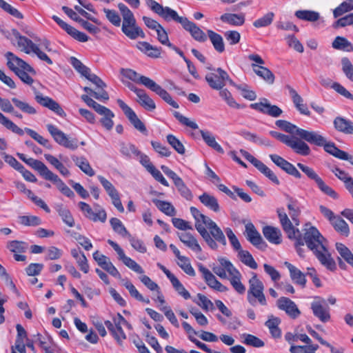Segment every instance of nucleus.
Here are the masks:
<instances>
[{
    "label": "nucleus",
    "instance_id": "dca6fc26",
    "mask_svg": "<svg viewBox=\"0 0 353 353\" xmlns=\"http://www.w3.org/2000/svg\"><path fill=\"white\" fill-rule=\"evenodd\" d=\"M108 243L112 247L119 256V259L128 268L138 274L144 272L143 268L133 259L127 256L123 250L114 241L108 239Z\"/></svg>",
    "mask_w": 353,
    "mask_h": 353
},
{
    "label": "nucleus",
    "instance_id": "58836bf2",
    "mask_svg": "<svg viewBox=\"0 0 353 353\" xmlns=\"http://www.w3.org/2000/svg\"><path fill=\"white\" fill-rule=\"evenodd\" d=\"M33 169L39 172L41 176L46 179L48 176L52 172L48 167L41 161L34 159L32 158H28L26 163Z\"/></svg>",
    "mask_w": 353,
    "mask_h": 353
},
{
    "label": "nucleus",
    "instance_id": "bf43d9fd",
    "mask_svg": "<svg viewBox=\"0 0 353 353\" xmlns=\"http://www.w3.org/2000/svg\"><path fill=\"white\" fill-rule=\"evenodd\" d=\"M120 72L122 75L129 79L130 80L134 81L137 83H140L144 85L143 79L148 78L145 76L140 75L136 71L132 69H124L121 68Z\"/></svg>",
    "mask_w": 353,
    "mask_h": 353
},
{
    "label": "nucleus",
    "instance_id": "2eb2a0df",
    "mask_svg": "<svg viewBox=\"0 0 353 353\" xmlns=\"http://www.w3.org/2000/svg\"><path fill=\"white\" fill-rule=\"evenodd\" d=\"M5 57H6L8 61V67L10 70L13 71L14 73L23 69V70H27L31 74H36L35 70L32 66H30L23 59L14 55L12 52H8L5 54Z\"/></svg>",
    "mask_w": 353,
    "mask_h": 353
},
{
    "label": "nucleus",
    "instance_id": "864d4df0",
    "mask_svg": "<svg viewBox=\"0 0 353 353\" xmlns=\"http://www.w3.org/2000/svg\"><path fill=\"white\" fill-rule=\"evenodd\" d=\"M174 183L176 187L181 196L185 198L188 201H191L193 198V195L190 190L186 186L183 181L181 177H178L174 180Z\"/></svg>",
    "mask_w": 353,
    "mask_h": 353
},
{
    "label": "nucleus",
    "instance_id": "ddd939ff",
    "mask_svg": "<svg viewBox=\"0 0 353 353\" xmlns=\"http://www.w3.org/2000/svg\"><path fill=\"white\" fill-rule=\"evenodd\" d=\"M144 86L150 90L154 92L157 94H158L163 100H164L167 103L170 105L172 107L174 108H179L178 103L174 101L170 94L161 86L157 84L155 81L150 78L143 79Z\"/></svg>",
    "mask_w": 353,
    "mask_h": 353
},
{
    "label": "nucleus",
    "instance_id": "7ed1b4c3",
    "mask_svg": "<svg viewBox=\"0 0 353 353\" xmlns=\"http://www.w3.org/2000/svg\"><path fill=\"white\" fill-rule=\"evenodd\" d=\"M270 134L287 145L298 154L307 156L310 154L311 150L309 145L297 137H290L276 131H270Z\"/></svg>",
    "mask_w": 353,
    "mask_h": 353
},
{
    "label": "nucleus",
    "instance_id": "72a5a7b5",
    "mask_svg": "<svg viewBox=\"0 0 353 353\" xmlns=\"http://www.w3.org/2000/svg\"><path fill=\"white\" fill-rule=\"evenodd\" d=\"M53 182L61 192L69 198L74 197L73 191L54 173L52 172L46 179Z\"/></svg>",
    "mask_w": 353,
    "mask_h": 353
},
{
    "label": "nucleus",
    "instance_id": "f704fd0d",
    "mask_svg": "<svg viewBox=\"0 0 353 353\" xmlns=\"http://www.w3.org/2000/svg\"><path fill=\"white\" fill-rule=\"evenodd\" d=\"M254 73L263 79L269 84H273L274 82V74L268 68L262 65H257L255 63L251 65Z\"/></svg>",
    "mask_w": 353,
    "mask_h": 353
},
{
    "label": "nucleus",
    "instance_id": "37998d69",
    "mask_svg": "<svg viewBox=\"0 0 353 353\" xmlns=\"http://www.w3.org/2000/svg\"><path fill=\"white\" fill-rule=\"evenodd\" d=\"M207 33L215 50L219 53L223 52L225 50V45L221 35L211 30H208Z\"/></svg>",
    "mask_w": 353,
    "mask_h": 353
},
{
    "label": "nucleus",
    "instance_id": "338daca9",
    "mask_svg": "<svg viewBox=\"0 0 353 353\" xmlns=\"http://www.w3.org/2000/svg\"><path fill=\"white\" fill-rule=\"evenodd\" d=\"M274 17V12H269L262 17L254 21L253 26L257 28L268 26L272 23Z\"/></svg>",
    "mask_w": 353,
    "mask_h": 353
},
{
    "label": "nucleus",
    "instance_id": "a18cd8bd",
    "mask_svg": "<svg viewBox=\"0 0 353 353\" xmlns=\"http://www.w3.org/2000/svg\"><path fill=\"white\" fill-rule=\"evenodd\" d=\"M223 22L228 23L232 26H242L245 22L243 14L225 13L221 16Z\"/></svg>",
    "mask_w": 353,
    "mask_h": 353
},
{
    "label": "nucleus",
    "instance_id": "20e7f679",
    "mask_svg": "<svg viewBox=\"0 0 353 353\" xmlns=\"http://www.w3.org/2000/svg\"><path fill=\"white\" fill-rule=\"evenodd\" d=\"M146 4L152 11L167 22L174 21L183 26L187 19L185 17L179 16L174 10L168 6L163 7L154 0H147Z\"/></svg>",
    "mask_w": 353,
    "mask_h": 353
},
{
    "label": "nucleus",
    "instance_id": "e433bc0d",
    "mask_svg": "<svg viewBox=\"0 0 353 353\" xmlns=\"http://www.w3.org/2000/svg\"><path fill=\"white\" fill-rule=\"evenodd\" d=\"M137 47L150 57L158 58L161 56V48L153 46L146 41L138 42Z\"/></svg>",
    "mask_w": 353,
    "mask_h": 353
},
{
    "label": "nucleus",
    "instance_id": "9d476101",
    "mask_svg": "<svg viewBox=\"0 0 353 353\" xmlns=\"http://www.w3.org/2000/svg\"><path fill=\"white\" fill-rule=\"evenodd\" d=\"M208 69L212 72L207 74L205 79L209 86L214 90H221L226 81L230 83V80H232L227 72L221 68L214 69L209 66Z\"/></svg>",
    "mask_w": 353,
    "mask_h": 353
},
{
    "label": "nucleus",
    "instance_id": "cd10ccee",
    "mask_svg": "<svg viewBox=\"0 0 353 353\" xmlns=\"http://www.w3.org/2000/svg\"><path fill=\"white\" fill-rule=\"evenodd\" d=\"M284 265L289 270L292 281L301 288H305L307 282L305 274L289 262L285 261Z\"/></svg>",
    "mask_w": 353,
    "mask_h": 353
},
{
    "label": "nucleus",
    "instance_id": "bb28decb",
    "mask_svg": "<svg viewBox=\"0 0 353 353\" xmlns=\"http://www.w3.org/2000/svg\"><path fill=\"white\" fill-rule=\"evenodd\" d=\"M325 302L324 299H321L318 301H314L311 304V309L314 315L322 322H327L330 319L329 307L327 306L324 307L323 305Z\"/></svg>",
    "mask_w": 353,
    "mask_h": 353
},
{
    "label": "nucleus",
    "instance_id": "9b49d317",
    "mask_svg": "<svg viewBox=\"0 0 353 353\" xmlns=\"http://www.w3.org/2000/svg\"><path fill=\"white\" fill-rule=\"evenodd\" d=\"M46 128L54 141L59 145L72 150L77 149L78 141L77 139H70L63 132L52 124H47Z\"/></svg>",
    "mask_w": 353,
    "mask_h": 353
},
{
    "label": "nucleus",
    "instance_id": "09e8293b",
    "mask_svg": "<svg viewBox=\"0 0 353 353\" xmlns=\"http://www.w3.org/2000/svg\"><path fill=\"white\" fill-rule=\"evenodd\" d=\"M12 102L15 105L17 108L21 110L22 112L28 114H37L36 109L27 103L25 101L20 100L18 98L14 97L12 99Z\"/></svg>",
    "mask_w": 353,
    "mask_h": 353
},
{
    "label": "nucleus",
    "instance_id": "6ab92c4d",
    "mask_svg": "<svg viewBox=\"0 0 353 353\" xmlns=\"http://www.w3.org/2000/svg\"><path fill=\"white\" fill-rule=\"evenodd\" d=\"M276 125L280 129L292 134H296L299 137L300 139L307 141L311 131L299 128L296 125L287 121L285 120H277L275 122Z\"/></svg>",
    "mask_w": 353,
    "mask_h": 353
},
{
    "label": "nucleus",
    "instance_id": "4468645a",
    "mask_svg": "<svg viewBox=\"0 0 353 353\" xmlns=\"http://www.w3.org/2000/svg\"><path fill=\"white\" fill-rule=\"evenodd\" d=\"M117 102L134 128L139 132L146 134L147 130L144 123L139 119L134 110L120 99H118Z\"/></svg>",
    "mask_w": 353,
    "mask_h": 353
},
{
    "label": "nucleus",
    "instance_id": "aec40b11",
    "mask_svg": "<svg viewBox=\"0 0 353 353\" xmlns=\"http://www.w3.org/2000/svg\"><path fill=\"white\" fill-rule=\"evenodd\" d=\"M276 306L292 319L297 318L301 312L295 303L289 298L282 296L276 301Z\"/></svg>",
    "mask_w": 353,
    "mask_h": 353
},
{
    "label": "nucleus",
    "instance_id": "393cba45",
    "mask_svg": "<svg viewBox=\"0 0 353 353\" xmlns=\"http://www.w3.org/2000/svg\"><path fill=\"white\" fill-rule=\"evenodd\" d=\"M182 27L185 30L188 32L196 41L205 42L207 40V36L205 32L196 23L188 20V18Z\"/></svg>",
    "mask_w": 353,
    "mask_h": 353
},
{
    "label": "nucleus",
    "instance_id": "4be33fe9",
    "mask_svg": "<svg viewBox=\"0 0 353 353\" xmlns=\"http://www.w3.org/2000/svg\"><path fill=\"white\" fill-rule=\"evenodd\" d=\"M245 232L247 239L253 245L261 250H265L267 248L266 243L252 223H250L245 225Z\"/></svg>",
    "mask_w": 353,
    "mask_h": 353
},
{
    "label": "nucleus",
    "instance_id": "412c9836",
    "mask_svg": "<svg viewBox=\"0 0 353 353\" xmlns=\"http://www.w3.org/2000/svg\"><path fill=\"white\" fill-rule=\"evenodd\" d=\"M270 158L278 167L281 168L288 174L293 176L296 179L301 178V174L299 172L296 167L291 163L284 159L283 157L277 154H270Z\"/></svg>",
    "mask_w": 353,
    "mask_h": 353
},
{
    "label": "nucleus",
    "instance_id": "c756f323",
    "mask_svg": "<svg viewBox=\"0 0 353 353\" xmlns=\"http://www.w3.org/2000/svg\"><path fill=\"white\" fill-rule=\"evenodd\" d=\"M54 209L62 221L70 228L75 225L74 219L70 210L63 203H57L54 205Z\"/></svg>",
    "mask_w": 353,
    "mask_h": 353
},
{
    "label": "nucleus",
    "instance_id": "13d9d810",
    "mask_svg": "<svg viewBox=\"0 0 353 353\" xmlns=\"http://www.w3.org/2000/svg\"><path fill=\"white\" fill-rule=\"evenodd\" d=\"M219 90L220 97L227 103V104L230 107L235 109H241L245 107V105H242L238 103L233 98L230 92H229V90H228L227 89L222 88L221 90Z\"/></svg>",
    "mask_w": 353,
    "mask_h": 353
},
{
    "label": "nucleus",
    "instance_id": "473e14b6",
    "mask_svg": "<svg viewBox=\"0 0 353 353\" xmlns=\"http://www.w3.org/2000/svg\"><path fill=\"white\" fill-rule=\"evenodd\" d=\"M265 238L271 243L279 245L281 243V230L275 227L267 225L263 228Z\"/></svg>",
    "mask_w": 353,
    "mask_h": 353
},
{
    "label": "nucleus",
    "instance_id": "39448f33",
    "mask_svg": "<svg viewBox=\"0 0 353 353\" xmlns=\"http://www.w3.org/2000/svg\"><path fill=\"white\" fill-rule=\"evenodd\" d=\"M264 285L260 281L256 273L252 274V276L249 280V289L248 291V301L255 305L256 300L261 305H266L267 301L263 293Z\"/></svg>",
    "mask_w": 353,
    "mask_h": 353
},
{
    "label": "nucleus",
    "instance_id": "de8ad7c7",
    "mask_svg": "<svg viewBox=\"0 0 353 353\" xmlns=\"http://www.w3.org/2000/svg\"><path fill=\"white\" fill-rule=\"evenodd\" d=\"M152 202L159 210L166 215L173 216L176 214V210L170 202L161 201L157 199H153Z\"/></svg>",
    "mask_w": 353,
    "mask_h": 353
},
{
    "label": "nucleus",
    "instance_id": "49530a36",
    "mask_svg": "<svg viewBox=\"0 0 353 353\" xmlns=\"http://www.w3.org/2000/svg\"><path fill=\"white\" fill-rule=\"evenodd\" d=\"M230 85L239 90L243 98L250 101H254L256 99V94L254 91L250 90V86L247 84L243 83L239 85L235 83L232 80H230Z\"/></svg>",
    "mask_w": 353,
    "mask_h": 353
},
{
    "label": "nucleus",
    "instance_id": "1a4fd4ad",
    "mask_svg": "<svg viewBox=\"0 0 353 353\" xmlns=\"http://www.w3.org/2000/svg\"><path fill=\"white\" fill-rule=\"evenodd\" d=\"M307 139V142L314 144L317 146H323L324 150L327 153L339 159H342L345 151L339 149L334 143L327 142V140L325 137L316 133V132L311 131L309 137Z\"/></svg>",
    "mask_w": 353,
    "mask_h": 353
},
{
    "label": "nucleus",
    "instance_id": "c03bdc74",
    "mask_svg": "<svg viewBox=\"0 0 353 353\" xmlns=\"http://www.w3.org/2000/svg\"><path fill=\"white\" fill-rule=\"evenodd\" d=\"M334 230L341 235L347 236L350 234L348 224L341 216H336L330 222Z\"/></svg>",
    "mask_w": 353,
    "mask_h": 353
},
{
    "label": "nucleus",
    "instance_id": "c9c22d12",
    "mask_svg": "<svg viewBox=\"0 0 353 353\" xmlns=\"http://www.w3.org/2000/svg\"><path fill=\"white\" fill-rule=\"evenodd\" d=\"M199 199L203 205L213 212H218L220 211L218 200L213 195L204 192L199 196Z\"/></svg>",
    "mask_w": 353,
    "mask_h": 353
},
{
    "label": "nucleus",
    "instance_id": "5701e85b",
    "mask_svg": "<svg viewBox=\"0 0 353 353\" xmlns=\"http://www.w3.org/2000/svg\"><path fill=\"white\" fill-rule=\"evenodd\" d=\"M36 101L43 107L48 108L50 110L54 112L57 114L63 117L65 113L60 106V105L54 99L49 97H45L42 94L38 92L35 95Z\"/></svg>",
    "mask_w": 353,
    "mask_h": 353
},
{
    "label": "nucleus",
    "instance_id": "a878e982",
    "mask_svg": "<svg viewBox=\"0 0 353 353\" xmlns=\"http://www.w3.org/2000/svg\"><path fill=\"white\" fill-rule=\"evenodd\" d=\"M205 225L208 228L210 231L208 233L216 245L218 242L224 246L226 245L227 241L225 235L221 229L214 221L210 219V220L208 221V223H206Z\"/></svg>",
    "mask_w": 353,
    "mask_h": 353
},
{
    "label": "nucleus",
    "instance_id": "c85d7f7f",
    "mask_svg": "<svg viewBox=\"0 0 353 353\" xmlns=\"http://www.w3.org/2000/svg\"><path fill=\"white\" fill-rule=\"evenodd\" d=\"M12 34L17 40V46L21 48V50L26 54H30L33 52L37 44L34 43L30 39L21 35L19 32L15 29L12 30Z\"/></svg>",
    "mask_w": 353,
    "mask_h": 353
},
{
    "label": "nucleus",
    "instance_id": "5fc2aeb1",
    "mask_svg": "<svg viewBox=\"0 0 353 353\" xmlns=\"http://www.w3.org/2000/svg\"><path fill=\"white\" fill-rule=\"evenodd\" d=\"M295 16L301 20L314 22L319 19V12L312 10H297L295 12Z\"/></svg>",
    "mask_w": 353,
    "mask_h": 353
},
{
    "label": "nucleus",
    "instance_id": "69168bd1",
    "mask_svg": "<svg viewBox=\"0 0 353 353\" xmlns=\"http://www.w3.org/2000/svg\"><path fill=\"white\" fill-rule=\"evenodd\" d=\"M168 143L180 154H184L185 148L183 144L175 136L168 134L166 137Z\"/></svg>",
    "mask_w": 353,
    "mask_h": 353
},
{
    "label": "nucleus",
    "instance_id": "4c0bfd02",
    "mask_svg": "<svg viewBox=\"0 0 353 353\" xmlns=\"http://www.w3.org/2000/svg\"><path fill=\"white\" fill-rule=\"evenodd\" d=\"M180 241L183 243L187 247L190 248L194 252H201V248L197 242V240L188 232L179 234Z\"/></svg>",
    "mask_w": 353,
    "mask_h": 353
},
{
    "label": "nucleus",
    "instance_id": "f257e3e1",
    "mask_svg": "<svg viewBox=\"0 0 353 353\" xmlns=\"http://www.w3.org/2000/svg\"><path fill=\"white\" fill-rule=\"evenodd\" d=\"M304 235L303 239L307 247L313 252L314 254L328 270L333 271L336 269V263L331 257L325 243L326 239L321 235L318 229L307 223L303 229Z\"/></svg>",
    "mask_w": 353,
    "mask_h": 353
},
{
    "label": "nucleus",
    "instance_id": "3c124183",
    "mask_svg": "<svg viewBox=\"0 0 353 353\" xmlns=\"http://www.w3.org/2000/svg\"><path fill=\"white\" fill-rule=\"evenodd\" d=\"M137 97L139 98L137 101L145 110L152 111L156 108L154 101L146 94L145 90H143L141 93L137 95Z\"/></svg>",
    "mask_w": 353,
    "mask_h": 353
},
{
    "label": "nucleus",
    "instance_id": "e2e57ef3",
    "mask_svg": "<svg viewBox=\"0 0 353 353\" xmlns=\"http://www.w3.org/2000/svg\"><path fill=\"white\" fill-rule=\"evenodd\" d=\"M292 345L290 351L291 353H315L319 348L318 345Z\"/></svg>",
    "mask_w": 353,
    "mask_h": 353
},
{
    "label": "nucleus",
    "instance_id": "0eeeda50",
    "mask_svg": "<svg viewBox=\"0 0 353 353\" xmlns=\"http://www.w3.org/2000/svg\"><path fill=\"white\" fill-rule=\"evenodd\" d=\"M81 98L89 107L92 108L99 114L103 116L100 120L101 125L106 130H110L114 125L112 118L114 117V114L110 109L99 104L86 94H83Z\"/></svg>",
    "mask_w": 353,
    "mask_h": 353
},
{
    "label": "nucleus",
    "instance_id": "f03ea898",
    "mask_svg": "<svg viewBox=\"0 0 353 353\" xmlns=\"http://www.w3.org/2000/svg\"><path fill=\"white\" fill-rule=\"evenodd\" d=\"M118 8L123 17L122 32L131 39H136L139 37L144 38L145 33L137 26L132 12L122 3L118 4Z\"/></svg>",
    "mask_w": 353,
    "mask_h": 353
},
{
    "label": "nucleus",
    "instance_id": "6e6d98bb",
    "mask_svg": "<svg viewBox=\"0 0 353 353\" xmlns=\"http://www.w3.org/2000/svg\"><path fill=\"white\" fill-rule=\"evenodd\" d=\"M238 256L241 261L252 269L256 270L258 267L252 254L247 250H240Z\"/></svg>",
    "mask_w": 353,
    "mask_h": 353
},
{
    "label": "nucleus",
    "instance_id": "2f4dec72",
    "mask_svg": "<svg viewBox=\"0 0 353 353\" xmlns=\"http://www.w3.org/2000/svg\"><path fill=\"white\" fill-rule=\"evenodd\" d=\"M287 88L289 90L290 95L296 109L300 112L301 114L310 116V112L308 110L306 104L303 103V98L290 85H287Z\"/></svg>",
    "mask_w": 353,
    "mask_h": 353
},
{
    "label": "nucleus",
    "instance_id": "a19ab883",
    "mask_svg": "<svg viewBox=\"0 0 353 353\" xmlns=\"http://www.w3.org/2000/svg\"><path fill=\"white\" fill-rule=\"evenodd\" d=\"M281 323V319L278 317H275L273 315L268 316V320L265 322V325L270 330L271 335L274 338H280L281 336V331L279 327V325Z\"/></svg>",
    "mask_w": 353,
    "mask_h": 353
},
{
    "label": "nucleus",
    "instance_id": "6e6552de",
    "mask_svg": "<svg viewBox=\"0 0 353 353\" xmlns=\"http://www.w3.org/2000/svg\"><path fill=\"white\" fill-rule=\"evenodd\" d=\"M297 166L310 179L316 183L317 187L323 193L334 199H338V194L327 185L312 168L301 163H298Z\"/></svg>",
    "mask_w": 353,
    "mask_h": 353
},
{
    "label": "nucleus",
    "instance_id": "774afa93",
    "mask_svg": "<svg viewBox=\"0 0 353 353\" xmlns=\"http://www.w3.org/2000/svg\"><path fill=\"white\" fill-rule=\"evenodd\" d=\"M103 12L105 14L106 19L114 26L119 27L121 25V17L118 12L114 10L108 8H103Z\"/></svg>",
    "mask_w": 353,
    "mask_h": 353
},
{
    "label": "nucleus",
    "instance_id": "a211bd4d",
    "mask_svg": "<svg viewBox=\"0 0 353 353\" xmlns=\"http://www.w3.org/2000/svg\"><path fill=\"white\" fill-rule=\"evenodd\" d=\"M250 108L272 117H278L283 113L279 107L272 105L267 99H263V101L259 103H252Z\"/></svg>",
    "mask_w": 353,
    "mask_h": 353
},
{
    "label": "nucleus",
    "instance_id": "f3484780",
    "mask_svg": "<svg viewBox=\"0 0 353 353\" xmlns=\"http://www.w3.org/2000/svg\"><path fill=\"white\" fill-rule=\"evenodd\" d=\"M198 268L199 270L202 273L203 278L205 280L206 284L210 288L221 292L228 290V288L223 285L221 282H219L215 276L203 264L199 263L198 265Z\"/></svg>",
    "mask_w": 353,
    "mask_h": 353
},
{
    "label": "nucleus",
    "instance_id": "7c9ffc66",
    "mask_svg": "<svg viewBox=\"0 0 353 353\" xmlns=\"http://www.w3.org/2000/svg\"><path fill=\"white\" fill-rule=\"evenodd\" d=\"M334 127L338 132L345 134H353V122L343 117H336L333 121Z\"/></svg>",
    "mask_w": 353,
    "mask_h": 353
},
{
    "label": "nucleus",
    "instance_id": "b1692460",
    "mask_svg": "<svg viewBox=\"0 0 353 353\" xmlns=\"http://www.w3.org/2000/svg\"><path fill=\"white\" fill-rule=\"evenodd\" d=\"M277 213L283 230L288 234V237L289 239L295 237L296 234L301 232L299 229L295 228L293 226L291 221L289 219L283 209H278Z\"/></svg>",
    "mask_w": 353,
    "mask_h": 353
},
{
    "label": "nucleus",
    "instance_id": "603ef678",
    "mask_svg": "<svg viewBox=\"0 0 353 353\" xmlns=\"http://www.w3.org/2000/svg\"><path fill=\"white\" fill-rule=\"evenodd\" d=\"M332 47L336 50H345L347 52L353 51L352 44L345 37H336L332 42Z\"/></svg>",
    "mask_w": 353,
    "mask_h": 353
},
{
    "label": "nucleus",
    "instance_id": "0e129e2a",
    "mask_svg": "<svg viewBox=\"0 0 353 353\" xmlns=\"http://www.w3.org/2000/svg\"><path fill=\"white\" fill-rule=\"evenodd\" d=\"M170 282L176 292L184 299L187 300L191 297L190 292L185 288L183 285L176 276L172 279Z\"/></svg>",
    "mask_w": 353,
    "mask_h": 353
},
{
    "label": "nucleus",
    "instance_id": "ea45409f",
    "mask_svg": "<svg viewBox=\"0 0 353 353\" xmlns=\"http://www.w3.org/2000/svg\"><path fill=\"white\" fill-rule=\"evenodd\" d=\"M72 159L74 162L75 165L78 166L85 174L89 176H92L95 174L94 170L92 168L85 157L73 155L72 156Z\"/></svg>",
    "mask_w": 353,
    "mask_h": 353
},
{
    "label": "nucleus",
    "instance_id": "79ce46f5",
    "mask_svg": "<svg viewBox=\"0 0 353 353\" xmlns=\"http://www.w3.org/2000/svg\"><path fill=\"white\" fill-rule=\"evenodd\" d=\"M201 135L205 141V143L210 148H213L217 152L223 154L224 150L222 147L216 141L214 136L212 134L211 132L208 131H204L201 130L200 131Z\"/></svg>",
    "mask_w": 353,
    "mask_h": 353
},
{
    "label": "nucleus",
    "instance_id": "680f3d73",
    "mask_svg": "<svg viewBox=\"0 0 353 353\" xmlns=\"http://www.w3.org/2000/svg\"><path fill=\"white\" fill-rule=\"evenodd\" d=\"M113 230L122 236H128L130 234L128 232L122 222L117 218H112L110 220Z\"/></svg>",
    "mask_w": 353,
    "mask_h": 353
},
{
    "label": "nucleus",
    "instance_id": "f8f14e48",
    "mask_svg": "<svg viewBox=\"0 0 353 353\" xmlns=\"http://www.w3.org/2000/svg\"><path fill=\"white\" fill-rule=\"evenodd\" d=\"M221 265L226 268V270L229 275L231 276L230 281L234 289L239 294H244L245 292V285L241 282V274L239 271L234 268L232 263L225 258H221L219 259Z\"/></svg>",
    "mask_w": 353,
    "mask_h": 353
},
{
    "label": "nucleus",
    "instance_id": "423d86ee",
    "mask_svg": "<svg viewBox=\"0 0 353 353\" xmlns=\"http://www.w3.org/2000/svg\"><path fill=\"white\" fill-rule=\"evenodd\" d=\"M190 210L192 215L196 221L195 228L198 232L201 234L202 238L210 248L212 250H216L218 248V245H216L214 241L212 240L210 234L204 226L206 223H208V221L210 220V218L201 213V212L195 207H191Z\"/></svg>",
    "mask_w": 353,
    "mask_h": 353
},
{
    "label": "nucleus",
    "instance_id": "8fccbe9b",
    "mask_svg": "<svg viewBox=\"0 0 353 353\" xmlns=\"http://www.w3.org/2000/svg\"><path fill=\"white\" fill-rule=\"evenodd\" d=\"M120 152L128 159L132 158V156L138 157L140 154V150L134 144L130 143H121Z\"/></svg>",
    "mask_w": 353,
    "mask_h": 353
},
{
    "label": "nucleus",
    "instance_id": "4d7b16f0",
    "mask_svg": "<svg viewBox=\"0 0 353 353\" xmlns=\"http://www.w3.org/2000/svg\"><path fill=\"white\" fill-rule=\"evenodd\" d=\"M335 245L336 249L341 256L343 258L347 263L353 267V254L350 249L341 243H336Z\"/></svg>",
    "mask_w": 353,
    "mask_h": 353
},
{
    "label": "nucleus",
    "instance_id": "052dcab7",
    "mask_svg": "<svg viewBox=\"0 0 353 353\" xmlns=\"http://www.w3.org/2000/svg\"><path fill=\"white\" fill-rule=\"evenodd\" d=\"M0 123L6 127L7 129L10 130L13 132L22 136L24 134V130L19 128L16 124H14L12 121L8 119L6 117H5L0 112Z\"/></svg>",
    "mask_w": 353,
    "mask_h": 353
}]
</instances>
